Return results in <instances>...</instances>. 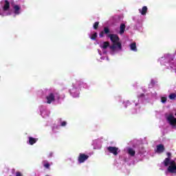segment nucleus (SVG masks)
Returning a JSON list of instances; mask_svg holds the SVG:
<instances>
[{"mask_svg":"<svg viewBox=\"0 0 176 176\" xmlns=\"http://www.w3.org/2000/svg\"><path fill=\"white\" fill-rule=\"evenodd\" d=\"M109 28L105 27L104 28V31L100 32L99 34L100 38L104 37V34L108 36V38H110V41L112 42V45L109 47L110 48V53L111 54H116V53H120L122 52V43H120L119 36L117 34H109Z\"/></svg>","mask_w":176,"mask_h":176,"instance_id":"nucleus-1","label":"nucleus"},{"mask_svg":"<svg viewBox=\"0 0 176 176\" xmlns=\"http://www.w3.org/2000/svg\"><path fill=\"white\" fill-rule=\"evenodd\" d=\"M1 5L3 7V8L0 10V16L1 17H5V16H10V14L17 16L21 13V6L20 5H12V10H10V5L9 4V1H3L1 2Z\"/></svg>","mask_w":176,"mask_h":176,"instance_id":"nucleus-2","label":"nucleus"},{"mask_svg":"<svg viewBox=\"0 0 176 176\" xmlns=\"http://www.w3.org/2000/svg\"><path fill=\"white\" fill-rule=\"evenodd\" d=\"M43 93L45 94H47V104H52V102H54V101H60V100H61V96H60L58 92L54 89H44Z\"/></svg>","mask_w":176,"mask_h":176,"instance_id":"nucleus-3","label":"nucleus"},{"mask_svg":"<svg viewBox=\"0 0 176 176\" xmlns=\"http://www.w3.org/2000/svg\"><path fill=\"white\" fill-rule=\"evenodd\" d=\"M162 166L167 168V173L170 174H176V162L175 160H171L170 157L166 158L162 162Z\"/></svg>","mask_w":176,"mask_h":176,"instance_id":"nucleus-4","label":"nucleus"},{"mask_svg":"<svg viewBox=\"0 0 176 176\" xmlns=\"http://www.w3.org/2000/svg\"><path fill=\"white\" fill-rule=\"evenodd\" d=\"M80 82H74L72 83V88L69 89V93L73 98H78L80 96V87H79Z\"/></svg>","mask_w":176,"mask_h":176,"instance_id":"nucleus-5","label":"nucleus"},{"mask_svg":"<svg viewBox=\"0 0 176 176\" xmlns=\"http://www.w3.org/2000/svg\"><path fill=\"white\" fill-rule=\"evenodd\" d=\"M170 60H174V55L171 54H164L162 57L158 58V63L167 68Z\"/></svg>","mask_w":176,"mask_h":176,"instance_id":"nucleus-6","label":"nucleus"},{"mask_svg":"<svg viewBox=\"0 0 176 176\" xmlns=\"http://www.w3.org/2000/svg\"><path fill=\"white\" fill-rule=\"evenodd\" d=\"M166 119L168 124L171 126L172 129H176V118L174 117L173 113L166 115Z\"/></svg>","mask_w":176,"mask_h":176,"instance_id":"nucleus-7","label":"nucleus"},{"mask_svg":"<svg viewBox=\"0 0 176 176\" xmlns=\"http://www.w3.org/2000/svg\"><path fill=\"white\" fill-rule=\"evenodd\" d=\"M99 45L101 48V50H98V54H100V56H105V54H107V52H108L107 49L109 47V43L107 41L102 42L100 43Z\"/></svg>","mask_w":176,"mask_h":176,"instance_id":"nucleus-8","label":"nucleus"},{"mask_svg":"<svg viewBox=\"0 0 176 176\" xmlns=\"http://www.w3.org/2000/svg\"><path fill=\"white\" fill-rule=\"evenodd\" d=\"M40 112L43 118H47L49 115H50V111L47 110L45 107L43 106L40 107Z\"/></svg>","mask_w":176,"mask_h":176,"instance_id":"nucleus-9","label":"nucleus"},{"mask_svg":"<svg viewBox=\"0 0 176 176\" xmlns=\"http://www.w3.org/2000/svg\"><path fill=\"white\" fill-rule=\"evenodd\" d=\"M124 152L131 157H134V156H135V150L131 147H126L124 148Z\"/></svg>","mask_w":176,"mask_h":176,"instance_id":"nucleus-10","label":"nucleus"},{"mask_svg":"<svg viewBox=\"0 0 176 176\" xmlns=\"http://www.w3.org/2000/svg\"><path fill=\"white\" fill-rule=\"evenodd\" d=\"M166 69H173V71H176V60H174V58L169 61V63H168V66L166 67Z\"/></svg>","mask_w":176,"mask_h":176,"instance_id":"nucleus-11","label":"nucleus"},{"mask_svg":"<svg viewBox=\"0 0 176 176\" xmlns=\"http://www.w3.org/2000/svg\"><path fill=\"white\" fill-rule=\"evenodd\" d=\"M101 140L98 139L93 140L92 145L94 146V149H101Z\"/></svg>","mask_w":176,"mask_h":176,"instance_id":"nucleus-12","label":"nucleus"},{"mask_svg":"<svg viewBox=\"0 0 176 176\" xmlns=\"http://www.w3.org/2000/svg\"><path fill=\"white\" fill-rule=\"evenodd\" d=\"M107 150L109 151V152H110V153H113V155H114L115 156H116V155H118V153L120 152V150H119V148L113 146H109L107 148Z\"/></svg>","mask_w":176,"mask_h":176,"instance_id":"nucleus-13","label":"nucleus"},{"mask_svg":"<svg viewBox=\"0 0 176 176\" xmlns=\"http://www.w3.org/2000/svg\"><path fill=\"white\" fill-rule=\"evenodd\" d=\"M89 159V155H85L84 153H80L78 156V162L79 163H85L86 160Z\"/></svg>","mask_w":176,"mask_h":176,"instance_id":"nucleus-14","label":"nucleus"},{"mask_svg":"<svg viewBox=\"0 0 176 176\" xmlns=\"http://www.w3.org/2000/svg\"><path fill=\"white\" fill-rule=\"evenodd\" d=\"M129 49L131 52H138V49L137 48V43L132 42L129 44Z\"/></svg>","mask_w":176,"mask_h":176,"instance_id":"nucleus-15","label":"nucleus"},{"mask_svg":"<svg viewBox=\"0 0 176 176\" xmlns=\"http://www.w3.org/2000/svg\"><path fill=\"white\" fill-rule=\"evenodd\" d=\"M155 152L156 153H163V152H164V145L163 144L157 145Z\"/></svg>","mask_w":176,"mask_h":176,"instance_id":"nucleus-16","label":"nucleus"},{"mask_svg":"<svg viewBox=\"0 0 176 176\" xmlns=\"http://www.w3.org/2000/svg\"><path fill=\"white\" fill-rule=\"evenodd\" d=\"M124 31H126V25L124 23H121L118 34H120V35H123L124 34Z\"/></svg>","mask_w":176,"mask_h":176,"instance_id":"nucleus-17","label":"nucleus"},{"mask_svg":"<svg viewBox=\"0 0 176 176\" xmlns=\"http://www.w3.org/2000/svg\"><path fill=\"white\" fill-rule=\"evenodd\" d=\"M146 12H148V7L146 6H143L142 9H139V12L142 16H145V14H146Z\"/></svg>","mask_w":176,"mask_h":176,"instance_id":"nucleus-18","label":"nucleus"},{"mask_svg":"<svg viewBox=\"0 0 176 176\" xmlns=\"http://www.w3.org/2000/svg\"><path fill=\"white\" fill-rule=\"evenodd\" d=\"M76 82H80V87H83L84 89H89V87H90V86L89 85H87V83L82 82V80H78Z\"/></svg>","mask_w":176,"mask_h":176,"instance_id":"nucleus-19","label":"nucleus"},{"mask_svg":"<svg viewBox=\"0 0 176 176\" xmlns=\"http://www.w3.org/2000/svg\"><path fill=\"white\" fill-rule=\"evenodd\" d=\"M36 141H38V138H34L32 137H29L28 143H29L30 145H34V144H36Z\"/></svg>","mask_w":176,"mask_h":176,"instance_id":"nucleus-20","label":"nucleus"},{"mask_svg":"<svg viewBox=\"0 0 176 176\" xmlns=\"http://www.w3.org/2000/svg\"><path fill=\"white\" fill-rule=\"evenodd\" d=\"M89 36L90 39H91L92 41H96V39H97V36H98L97 32H94L92 34H89Z\"/></svg>","mask_w":176,"mask_h":176,"instance_id":"nucleus-21","label":"nucleus"},{"mask_svg":"<svg viewBox=\"0 0 176 176\" xmlns=\"http://www.w3.org/2000/svg\"><path fill=\"white\" fill-rule=\"evenodd\" d=\"M156 83H157V82L156 80H155L154 79H151V82L148 85V88L152 89V87H153L155 86V85H156Z\"/></svg>","mask_w":176,"mask_h":176,"instance_id":"nucleus-22","label":"nucleus"},{"mask_svg":"<svg viewBox=\"0 0 176 176\" xmlns=\"http://www.w3.org/2000/svg\"><path fill=\"white\" fill-rule=\"evenodd\" d=\"M122 104L124 105V108H127V107H130L131 105V102L129 100H123Z\"/></svg>","mask_w":176,"mask_h":176,"instance_id":"nucleus-23","label":"nucleus"},{"mask_svg":"<svg viewBox=\"0 0 176 176\" xmlns=\"http://www.w3.org/2000/svg\"><path fill=\"white\" fill-rule=\"evenodd\" d=\"M43 166L45 168H50V164H49V162H47V160H44L43 161Z\"/></svg>","mask_w":176,"mask_h":176,"instance_id":"nucleus-24","label":"nucleus"},{"mask_svg":"<svg viewBox=\"0 0 176 176\" xmlns=\"http://www.w3.org/2000/svg\"><path fill=\"white\" fill-rule=\"evenodd\" d=\"M135 107L138 108V109L132 110V113H138L140 112V106H138V103H135Z\"/></svg>","mask_w":176,"mask_h":176,"instance_id":"nucleus-25","label":"nucleus"},{"mask_svg":"<svg viewBox=\"0 0 176 176\" xmlns=\"http://www.w3.org/2000/svg\"><path fill=\"white\" fill-rule=\"evenodd\" d=\"M169 100H176V94L173 93L168 96Z\"/></svg>","mask_w":176,"mask_h":176,"instance_id":"nucleus-26","label":"nucleus"},{"mask_svg":"<svg viewBox=\"0 0 176 176\" xmlns=\"http://www.w3.org/2000/svg\"><path fill=\"white\" fill-rule=\"evenodd\" d=\"M161 102H162V104H166V102H167V96L161 97Z\"/></svg>","mask_w":176,"mask_h":176,"instance_id":"nucleus-27","label":"nucleus"},{"mask_svg":"<svg viewBox=\"0 0 176 176\" xmlns=\"http://www.w3.org/2000/svg\"><path fill=\"white\" fill-rule=\"evenodd\" d=\"M60 125L62 126V127H65L67 126V122L66 121H60Z\"/></svg>","mask_w":176,"mask_h":176,"instance_id":"nucleus-28","label":"nucleus"},{"mask_svg":"<svg viewBox=\"0 0 176 176\" xmlns=\"http://www.w3.org/2000/svg\"><path fill=\"white\" fill-rule=\"evenodd\" d=\"M98 24H99L98 22H96V23L94 24V30H97V28H98Z\"/></svg>","mask_w":176,"mask_h":176,"instance_id":"nucleus-29","label":"nucleus"},{"mask_svg":"<svg viewBox=\"0 0 176 176\" xmlns=\"http://www.w3.org/2000/svg\"><path fill=\"white\" fill-rule=\"evenodd\" d=\"M157 96V94L155 92L151 94V98H156Z\"/></svg>","mask_w":176,"mask_h":176,"instance_id":"nucleus-30","label":"nucleus"},{"mask_svg":"<svg viewBox=\"0 0 176 176\" xmlns=\"http://www.w3.org/2000/svg\"><path fill=\"white\" fill-rule=\"evenodd\" d=\"M15 176H22V175H21V173H20V172H16Z\"/></svg>","mask_w":176,"mask_h":176,"instance_id":"nucleus-31","label":"nucleus"},{"mask_svg":"<svg viewBox=\"0 0 176 176\" xmlns=\"http://www.w3.org/2000/svg\"><path fill=\"white\" fill-rule=\"evenodd\" d=\"M138 98H144V94H142L139 95Z\"/></svg>","mask_w":176,"mask_h":176,"instance_id":"nucleus-32","label":"nucleus"},{"mask_svg":"<svg viewBox=\"0 0 176 176\" xmlns=\"http://www.w3.org/2000/svg\"><path fill=\"white\" fill-rule=\"evenodd\" d=\"M139 155L141 156L142 155H144V151H139Z\"/></svg>","mask_w":176,"mask_h":176,"instance_id":"nucleus-33","label":"nucleus"},{"mask_svg":"<svg viewBox=\"0 0 176 176\" xmlns=\"http://www.w3.org/2000/svg\"><path fill=\"white\" fill-rule=\"evenodd\" d=\"M102 60H105V57L101 56L100 60H99V61H102Z\"/></svg>","mask_w":176,"mask_h":176,"instance_id":"nucleus-34","label":"nucleus"},{"mask_svg":"<svg viewBox=\"0 0 176 176\" xmlns=\"http://www.w3.org/2000/svg\"><path fill=\"white\" fill-rule=\"evenodd\" d=\"M52 131H53L54 133H56V128H55V127H54V128L52 129Z\"/></svg>","mask_w":176,"mask_h":176,"instance_id":"nucleus-35","label":"nucleus"},{"mask_svg":"<svg viewBox=\"0 0 176 176\" xmlns=\"http://www.w3.org/2000/svg\"><path fill=\"white\" fill-rule=\"evenodd\" d=\"M118 99H119V101H122V98L119 97Z\"/></svg>","mask_w":176,"mask_h":176,"instance_id":"nucleus-36","label":"nucleus"},{"mask_svg":"<svg viewBox=\"0 0 176 176\" xmlns=\"http://www.w3.org/2000/svg\"><path fill=\"white\" fill-rule=\"evenodd\" d=\"M52 155H53V153H51L50 154V156H52Z\"/></svg>","mask_w":176,"mask_h":176,"instance_id":"nucleus-37","label":"nucleus"},{"mask_svg":"<svg viewBox=\"0 0 176 176\" xmlns=\"http://www.w3.org/2000/svg\"><path fill=\"white\" fill-rule=\"evenodd\" d=\"M167 155H168V156H170V153H168Z\"/></svg>","mask_w":176,"mask_h":176,"instance_id":"nucleus-38","label":"nucleus"},{"mask_svg":"<svg viewBox=\"0 0 176 176\" xmlns=\"http://www.w3.org/2000/svg\"><path fill=\"white\" fill-rule=\"evenodd\" d=\"M174 55H175V56L176 55V51H175V52Z\"/></svg>","mask_w":176,"mask_h":176,"instance_id":"nucleus-39","label":"nucleus"},{"mask_svg":"<svg viewBox=\"0 0 176 176\" xmlns=\"http://www.w3.org/2000/svg\"><path fill=\"white\" fill-rule=\"evenodd\" d=\"M143 91H146L144 89H143Z\"/></svg>","mask_w":176,"mask_h":176,"instance_id":"nucleus-40","label":"nucleus"},{"mask_svg":"<svg viewBox=\"0 0 176 176\" xmlns=\"http://www.w3.org/2000/svg\"><path fill=\"white\" fill-rule=\"evenodd\" d=\"M175 116H176V113H175Z\"/></svg>","mask_w":176,"mask_h":176,"instance_id":"nucleus-41","label":"nucleus"}]
</instances>
